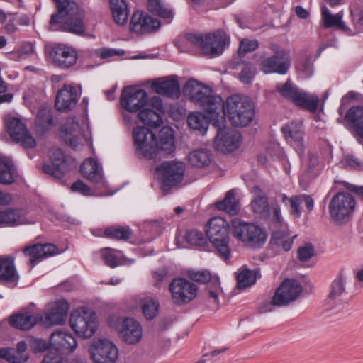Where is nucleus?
<instances>
[{"instance_id": "obj_1", "label": "nucleus", "mask_w": 363, "mask_h": 363, "mask_svg": "<svg viewBox=\"0 0 363 363\" xmlns=\"http://www.w3.org/2000/svg\"><path fill=\"white\" fill-rule=\"evenodd\" d=\"M184 94L196 105L202 107L208 114L214 126L223 127L225 118L222 113L223 101L213 90L195 79L188 80L184 88Z\"/></svg>"}, {"instance_id": "obj_2", "label": "nucleus", "mask_w": 363, "mask_h": 363, "mask_svg": "<svg viewBox=\"0 0 363 363\" xmlns=\"http://www.w3.org/2000/svg\"><path fill=\"white\" fill-rule=\"evenodd\" d=\"M220 114L224 118L226 115L233 125L244 127L252 121L255 109L248 99L235 94L229 96L225 103H223V109Z\"/></svg>"}, {"instance_id": "obj_3", "label": "nucleus", "mask_w": 363, "mask_h": 363, "mask_svg": "<svg viewBox=\"0 0 363 363\" xmlns=\"http://www.w3.org/2000/svg\"><path fill=\"white\" fill-rule=\"evenodd\" d=\"M303 291L301 285L295 279H286L277 289L270 300L262 301L259 306L260 313L271 312L274 306H284L295 301Z\"/></svg>"}, {"instance_id": "obj_4", "label": "nucleus", "mask_w": 363, "mask_h": 363, "mask_svg": "<svg viewBox=\"0 0 363 363\" xmlns=\"http://www.w3.org/2000/svg\"><path fill=\"white\" fill-rule=\"evenodd\" d=\"M186 39L189 43L201 49L204 55L212 57L222 54L229 43L228 37L221 30L204 35L188 33L186 35Z\"/></svg>"}, {"instance_id": "obj_5", "label": "nucleus", "mask_w": 363, "mask_h": 363, "mask_svg": "<svg viewBox=\"0 0 363 363\" xmlns=\"http://www.w3.org/2000/svg\"><path fill=\"white\" fill-rule=\"evenodd\" d=\"M50 29L51 30H65L81 35L85 30L83 15L77 9H68L67 6L60 9L57 13L52 15Z\"/></svg>"}, {"instance_id": "obj_6", "label": "nucleus", "mask_w": 363, "mask_h": 363, "mask_svg": "<svg viewBox=\"0 0 363 363\" xmlns=\"http://www.w3.org/2000/svg\"><path fill=\"white\" fill-rule=\"evenodd\" d=\"M206 236L225 260L230 257L229 243V225L220 217H214L208 223Z\"/></svg>"}, {"instance_id": "obj_7", "label": "nucleus", "mask_w": 363, "mask_h": 363, "mask_svg": "<svg viewBox=\"0 0 363 363\" xmlns=\"http://www.w3.org/2000/svg\"><path fill=\"white\" fill-rule=\"evenodd\" d=\"M356 207V200L352 194L340 192L330 201L329 213L331 220L337 225L346 223L350 218Z\"/></svg>"}, {"instance_id": "obj_8", "label": "nucleus", "mask_w": 363, "mask_h": 363, "mask_svg": "<svg viewBox=\"0 0 363 363\" xmlns=\"http://www.w3.org/2000/svg\"><path fill=\"white\" fill-rule=\"evenodd\" d=\"M87 352L92 363H116L119 357L118 348L115 342L105 337L93 339Z\"/></svg>"}, {"instance_id": "obj_9", "label": "nucleus", "mask_w": 363, "mask_h": 363, "mask_svg": "<svg viewBox=\"0 0 363 363\" xmlns=\"http://www.w3.org/2000/svg\"><path fill=\"white\" fill-rule=\"evenodd\" d=\"M276 89L281 96L290 100L296 106L311 112L316 111L319 103L318 96L298 89L291 81L288 80L284 84H277Z\"/></svg>"}, {"instance_id": "obj_10", "label": "nucleus", "mask_w": 363, "mask_h": 363, "mask_svg": "<svg viewBox=\"0 0 363 363\" xmlns=\"http://www.w3.org/2000/svg\"><path fill=\"white\" fill-rule=\"evenodd\" d=\"M231 224L233 236L250 247H260L267 240L265 232L256 225L243 222L238 218H234Z\"/></svg>"}, {"instance_id": "obj_11", "label": "nucleus", "mask_w": 363, "mask_h": 363, "mask_svg": "<svg viewBox=\"0 0 363 363\" xmlns=\"http://www.w3.org/2000/svg\"><path fill=\"white\" fill-rule=\"evenodd\" d=\"M130 128L133 145L139 157L152 158L157 153V139L155 133L148 128L133 125Z\"/></svg>"}, {"instance_id": "obj_12", "label": "nucleus", "mask_w": 363, "mask_h": 363, "mask_svg": "<svg viewBox=\"0 0 363 363\" xmlns=\"http://www.w3.org/2000/svg\"><path fill=\"white\" fill-rule=\"evenodd\" d=\"M69 323L76 334L84 338L92 337L98 326L95 313L86 308L73 311L70 315Z\"/></svg>"}, {"instance_id": "obj_13", "label": "nucleus", "mask_w": 363, "mask_h": 363, "mask_svg": "<svg viewBox=\"0 0 363 363\" xmlns=\"http://www.w3.org/2000/svg\"><path fill=\"white\" fill-rule=\"evenodd\" d=\"M62 138L74 149L79 148L90 138V131L86 123L74 117L68 118L62 127Z\"/></svg>"}, {"instance_id": "obj_14", "label": "nucleus", "mask_w": 363, "mask_h": 363, "mask_svg": "<svg viewBox=\"0 0 363 363\" xmlns=\"http://www.w3.org/2000/svg\"><path fill=\"white\" fill-rule=\"evenodd\" d=\"M252 191L254 194L251 201V208L253 212L260 218H269L271 225H274L275 227L281 225L282 216L280 206L279 205L273 206L272 211L270 213L265 194L258 186H254Z\"/></svg>"}, {"instance_id": "obj_15", "label": "nucleus", "mask_w": 363, "mask_h": 363, "mask_svg": "<svg viewBox=\"0 0 363 363\" xmlns=\"http://www.w3.org/2000/svg\"><path fill=\"white\" fill-rule=\"evenodd\" d=\"M185 164L181 162H166L161 164L156 169L162 182V189L167 191L169 189L181 183L185 174Z\"/></svg>"}, {"instance_id": "obj_16", "label": "nucleus", "mask_w": 363, "mask_h": 363, "mask_svg": "<svg viewBox=\"0 0 363 363\" xmlns=\"http://www.w3.org/2000/svg\"><path fill=\"white\" fill-rule=\"evenodd\" d=\"M169 290L173 303L179 306L191 302L198 294L196 285L184 278L173 279L169 286Z\"/></svg>"}, {"instance_id": "obj_17", "label": "nucleus", "mask_w": 363, "mask_h": 363, "mask_svg": "<svg viewBox=\"0 0 363 363\" xmlns=\"http://www.w3.org/2000/svg\"><path fill=\"white\" fill-rule=\"evenodd\" d=\"M121 104L123 108L130 114L140 112L148 103V95L144 89H135L125 87L121 96Z\"/></svg>"}, {"instance_id": "obj_18", "label": "nucleus", "mask_w": 363, "mask_h": 363, "mask_svg": "<svg viewBox=\"0 0 363 363\" xmlns=\"http://www.w3.org/2000/svg\"><path fill=\"white\" fill-rule=\"evenodd\" d=\"M10 136L24 148H33L36 143L20 118L8 116L4 119Z\"/></svg>"}, {"instance_id": "obj_19", "label": "nucleus", "mask_w": 363, "mask_h": 363, "mask_svg": "<svg viewBox=\"0 0 363 363\" xmlns=\"http://www.w3.org/2000/svg\"><path fill=\"white\" fill-rule=\"evenodd\" d=\"M69 310V304L65 300H59L50 303L43 315H39V320L43 325L50 327L65 323Z\"/></svg>"}, {"instance_id": "obj_20", "label": "nucleus", "mask_w": 363, "mask_h": 363, "mask_svg": "<svg viewBox=\"0 0 363 363\" xmlns=\"http://www.w3.org/2000/svg\"><path fill=\"white\" fill-rule=\"evenodd\" d=\"M281 132L286 143L301 157L306 147L304 129L302 123L301 121H291L281 128Z\"/></svg>"}, {"instance_id": "obj_21", "label": "nucleus", "mask_w": 363, "mask_h": 363, "mask_svg": "<svg viewBox=\"0 0 363 363\" xmlns=\"http://www.w3.org/2000/svg\"><path fill=\"white\" fill-rule=\"evenodd\" d=\"M291 65L289 54L285 50H278L273 55L262 60L260 69L264 74L277 73L285 74Z\"/></svg>"}, {"instance_id": "obj_22", "label": "nucleus", "mask_w": 363, "mask_h": 363, "mask_svg": "<svg viewBox=\"0 0 363 363\" xmlns=\"http://www.w3.org/2000/svg\"><path fill=\"white\" fill-rule=\"evenodd\" d=\"M215 146L216 149L223 152H232L236 150L240 143L241 135L234 129H225V123L223 127H218Z\"/></svg>"}, {"instance_id": "obj_23", "label": "nucleus", "mask_w": 363, "mask_h": 363, "mask_svg": "<svg viewBox=\"0 0 363 363\" xmlns=\"http://www.w3.org/2000/svg\"><path fill=\"white\" fill-rule=\"evenodd\" d=\"M121 340L127 345H135L143 338V328L140 324L133 318L123 319L118 328Z\"/></svg>"}, {"instance_id": "obj_24", "label": "nucleus", "mask_w": 363, "mask_h": 363, "mask_svg": "<svg viewBox=\"0 0 363 363\" xmlns=\"http://www.w3.org/2000/svg\"><path fill=\"white\" fill-rule=\"evenodd\" d=\"M125 125L130 128L133 125H143L151 127H159L162 124V118L159 113L150 108H144L138 114L123 113Z\"/></svg>"}, {"instance_id": "obj_25", "label": "nucleus", "mask_w": 363, "mask_h": 363, "mask_svg": "<svg viewBox=\"0 0 363 363\" xmlns=\"http://www.w3.org/2000/svg\"><path fill=\"white\" fill-rule=\"evenodd\" d=\"M62 252L52 244H36L25 247L23 253L28 259V263L35 266L43 259Z\"/></svg>"}, {"instance_id": "obj_26", "label": "nucleus", "mask_w": 363, "mask_h": 363, "mask_svg": "<svg viewBox=\"0 0 363 363\" xmlns=\"http://www.w3.org/2000/svg\"><path fill=\"white\" fill-rule=\"evenodd\" d=\"M160 26V21L146 13L135 12L130 20V28L132 32L143 34L157 30Z\"/></svg>"}, {"instance_id": "obj_27", "label": "nucleus", "mask_w": 363, "mask_h": 363, "mask_svg": "<svg viewBox=\"0 0 363 363\" xmlns=\"http://www.w3.org/2000/svg\"><path fill=\"white\" fill-rule=\"evenodd\" d=\"M81 94V91L71 84L64 85L57 93L55 107L61 112H67L72 110L77 104Z\"/></svg>"}, {"instance_id": "obj_28", "label": "nucleus", "mask_w": 363, "mask_h": 363, "mask_svg": "<svg viewBox=\"0 0 363 363\" xmlns=\"http://www.w3.org/2000/svg\"><path fill=\"white\" fill-rule=\"evenodd\" d=\"M50 56L53 62L61 68H68L74 65L77 60L75 50L64 44L55 45Z\"/></svg>"}, {"instance_id": "obj_29", "label": "nucleus", "mask_w": 363, "mask_h": 363, "mask_svg": "<svg viewBox=\"0 0 363 363\" xmlns=\"http://www.w3.org/2000/svg\"><path fill=\"white\" fill-rule=\"evenodd\" d=\"M50 164H45L43 170L52 177L60 179L68 171V165L62 150L58 148L50 151Z\"/></svg>"}, {"instance_id": "obj_30", "label": "nucleus", "mask_w": 363, "mask_h": 363, "mask_svg": "<svg viewBox=\"0 0 363 363\" xmlns=\"http://www.w3.org/2000/svg\"><path fill=\"white\" fill-rule=\"evenodd\" d=\"M50 345L52 349L61 353L68 354L76 349L77 342L70 333L57 331L51 335Z\"/></svg>"}, {"instance_id": "obj_31", "label": "nucleus", "mask_w": 363, "mask_h": 363, "mask_svg": "<svg viewBox=\"0 0 363 363\" xmlns=\"http://www.w3.org/2000/svg\"><path fill=\"white\" fill-rule=\"evenodd\" d=\"M151 88L154 92L172 99L180 95L179 82L174 77L156 79L152 82Z\"/></svg>"}, {"instance_id": "obj_32", "label": "nucleus", "mask_w": 363, "mask_h": 363, "mask_svg": "<svg viewBox=\"0 0 363 363\" xmlns=\"http://www.w3.org/2000/svg\"><path fill=\"white\" fill-rule=\"evenodd\" d=\"M285 225L283 219L281 225L275 227L272 225L274 228V232L269 245L271 248L277 252L289 251L292 247L294 238L296 237V235H290L286 231L279 230L281 228H284Z\"/></svg>"}, {"instance_id": "obj_33", "label": "nucleus", "mask_w": 363, "mask_h": 363, "mask_svg": "<svg viewBox=\"0 0 363 363\" xmlns=\"http://www.w3.org/2000/svg\"><path fill=\"white\" fill-rule=\"evenodd\" d=\"M345 118L356 135L363 139V106L351 107L347 111Z\"/></svg>"}, {"instance_id": "obj_34", "label": "nucleus", "mask_w": 363, "mask_h": 363, "mask_svg": "<svg viewBox=\"0 0 363 363\" xmlns=\"http://www.w3.org/2000/svg\"><path fill=\"white\" fill-rule=\"evenodd\" d=\"M81 172L85 178L93 183L105 185L101 169L95 160L91 158L86 160L81 166Z\"/></svg>"}, {"instance_id": "obj_35", "label": "nucleus", "mask_w": 363, "mask_h": 363, "mask_svg": "<svg viewBox=\"0 0 363 363\" xmlns=\"http://www.w3.org/2000/svg\"><path fill=\"white\" fill-rule=\"evenodd\" d=\"M40 323L39 315L29 312L18 313L9 318V323L14 328L26 330Z\"/></svg>"}, {"instance_id": "obj_36", "label": "nucleus", "mask_w": 363, "mask_h": 363, "mask_svg": "<svg viewBox=\"0 0 363 363\" xmlns=\"http://www.w3.org/2000/svg\"><path fill=\"white\" fill-rule=\"evenodd\" d=\"M321 17L325 28H334L336 30L345 32L350 30L342 21L343 13L342 11L333 14L325 6H323Z\"/></svg>"}, {"instance_id": "obj_37", "label": "nucleus", "mask_w": 363, "mask_h": 363, "mask_svg": "<svg viewBox=\"0 0 363 363\" xmlns=\"http://www.w3.org/2000/svg\"><path fill=\"white\" fill-rule=\"evenodd\" d=\"M29 221L23 211L21 210L7 209L0 211V226L1 225H23L29 224Z\"/></svg>"}, {"instance_id": "obj_38", "label": "nucleus", "mask_w": 363, "mask_h": 363, "mask_svg": "<svg viewBox=\"0 0 363 363\" xmlns=\"http://www.w3.org/2000/svg\"><path fill=\"white\" fill-rule=\"evenodd\" d=\"M174 150V140L172 130L169 127L162 128L159 133V140H157V152L159 150L164 154H170Z\"/></svg>"}, {"instance_id": "obj_39", "label": "nucleus", "mask_w": 363, "mask_h": 363, "mask_svg": "<svg viewBox=\"0 0 363 363\" xmlns=\"http://www.w3.org/2000/svg\"><path fill=\"white\" fill-rule=\"evenodd\" d=\"M347 277L343 274H339L332 282L329 298L337 302H343L347 292L346 289Z\"/></svg>"}, {"instance_id": "obj_40", "label": "nucleus", "mask_w": 363, "mask_h": 363, "mask_svg": "<svg viewBox=\"0 0 363 363\" xmlns=\"http://www.w3.org/2000/svg\"><path fill=\"white\" fill-rule=\"evenodd\" d=\"M0 279L13 284L14 286L16 284L18 275L12 259L6 258L0 260Z\"/></svg>"}, {"instance_id": "obj_41", "label": "nucleus", "mask_w": 363, "mask_h": 363, "mask_svg": "<svg viewBox=\"0 0 363 363\" xmlns=\"http://www.w3.org/2000/svg\"><path fill=\"white\" fill-rule=\"evenodd\" d=\"M188 161L192 166L201 168L210 164L212 155L206 149H196L189 152Z\"/></svg>"}, {"instance_id": "obj_42", "label": "nucleus", "mask_w": 363, "mask_h": 363, "mask_svg": "<svg viewBox=\"0 0 363 363\" xmlns=\"http://www.w3.org/2000/svg\"><path fill=\"white\" fill-rule=\"evenodd\" d=\"M216 206L218 210L224 211L230 215L238 214L240 209L239 202L233 191H228L223 200L217 202Z\"/></svg>"}, {"instance_id": "obj_43", "label": "nucleus", "mask_w": 363, "mask_h": 363, "mask_svg": "<svg viewBox=\"0 0 363 363\" xmlns=\"http://www.w3.org/2000/svg\"><path fill=\"white\" fill-rule=\"evenodd\" d=\"M277 201L282 202L286 206L289 207V212L295 218H300L301 216V198L300 195H294L289 198L285 194H280L277 196Z\"/></svg>"}, {"instance_id": "obj_44", "label": "nucleus", "mask_w": 363, "mask_h": 363, "mask_svg": "<svg viewBox=\"0 0 363 363\" xmlns=\"http://www.w3.org/2000/svg\"><path fill=\"white\" fill-rule=\"evenodd\" d=\"M237 286L243 289L253 285L257 280V274L255 271L250 270L243 266L236 272Z\"/></svg>"}, {"instance_id": "obj_45", "label": "nucleus", "mask_w": 363, "mask_h": 363, "mask_svg": "<svg viewBox=\"0 0 363 363\" xmlns=\"http://www.w3.org/2000/svg\"><path fill=\"white\" fill-rule=\"evenodd\" d=\"M208 119L212 123L208 116L206 117L201 113L194 112L188 116V125L191 128L198 130L201 134H204L208 127Z\"/></svg>"}, {"instance_id": "obj_46", "label": "nucleus", "mask_w": 363, "mask_h": 363, "mask_svg": "<svg viewBox=\"0 0 363 363\" xmlns=\"http://www.w3.org/2000/svg\"><path fill=\"white\" fill-rule=\"evenodd\" d=\"M143 313L147 320L155 318L159 311L160 304L157 299L152 296H145L140 301Z\"/></svg>"}, {"instance_id": "obj_47", "label": "nucleus", "mask_w": 363, "mask_h": 363, "mask_svg": "<svg viewBox=\"0 0 363 363\" xmlns=\"http://www.w3.org/2000/svg\"><path fill=\"white\" fill-rule=\"evenodd\" d=\"M16 171L11 162L0 157V184H10L14 182Z\"/></svg>"}, {"instance_id": "obj_48", "label": "nucleus", "mask_w": 363, "mask_h": 363, "mask_svg": "<svg viewBox=\"0 0 363 363\" xmlns=\"http://www.w3.org/2000/svg\"><path fill=\"white\" fill-rule=\"evenodd\" d=\"M35 123L39 131H45L48 130L52 125V118L50 108L48 106L41 107L36 116Z\"/></svg>"}, {"instance_id": "obj_49", "label": "nucleus", "mask_w": 363, "mask_h": 363, "mask_svg": "<svg viewBox=\"0 0 363 363\" xmlns=\"http://www.w3.org/2000/svg\"><path fill=\"white\" fill-rule=\"evenodd\" d=\"M0 359L9 363H25L29 359L28 354H21L16 352L14 348H0Z\"/></svg>"}, {"instance_id": "obj_50", "label": "nucleus", "mask_w": 363, "mask_h": 363, "mask_svg": "<svg viewBox=\"0 0 363 363\" xmlns=\"http://www.w3.org/2000/svg\"><path fill=\"white\" fill-rule=\"evenodd\" d=\"M104 234L108 238L126 240L131 238L132 231L128 227L111 226L105 230Z\"/></svg>"}, {"instance_id": "obj_51", "label": "nucleus", "mask_w": 363, "mask_h": 363, "mask_svg": "<svg viewBox=\"0 0 363 363\" xmlns=\"http://www.w3.org/2000/svg\"><path fill=\"white\" fill-rule=\"evenodd\" d=\"M147 8L150 12L167 19L169 21L173 17L172 11L164 6L162 0H148Z\"/></svg>"}, {"instance_id": "obj_52", "label": "nucleus", "mask_w": 363, "mask_h": 363, "mask_svg": "<svg viewBox=\"0 0 363 363\" xmlns=\"http://www.w3.org/2000/svg\"><path fill=\"white\" fill-rule=\"evenodd\" d=\"M101 253L105 263L112 268L116 267L121 263L123 257L121 251L111 248H104Z\"/></svg>"}, {"instance_id": "obj_53", "label": "nucleus", "mask_w": 363, "mask_h": 363, "mask_svg": "<svg viewBox=\"0 0 363 363\" xmlns=\"http://www.w3.org/2000/svg\"><path fill=\"white\" fill-rule=\"evenodd\" d=\"M185 238L186 240L191 245L203 246L206 242L202 233L196 230H188Z\"/></svg>"}, {"instance_id": "obj_54", "label": "nucleus", "mask_w": 363, "mask_h": 363, "mask_svg": "<svg viewBox=\"0 0 363 363\" xmlns=\"http://www.w3.org/2000/svg\"><path fill=\"white\" fill-rule=\"evenodd\" d=\"M258 46L259 43L257 40L242 39L240 43L238 55L240 56H244L247 52L256 50Z\"/></svg>"}, {"instance_id": "obj_55", "label": "nucleus", "mask_w": 363, "mask_h": 363, "mask_svg": "<svg viewBox=\"0 0 363 363\" xmlns=\"http://www.w3.org/2000/svg\"><path fill=\"white\" fill-rule=\"evenodd\" d=\"M315 255V250L311 244H306L298 250V257L301 262H307Z\"/></svg>"}, {"instance_id": "obj_56", "label": "nucleus", "mask_w": 363, "mask_h": 363, "mask_svg": "<svg viewBox=\"0 0 363 363\" xmlns=\"http://www.w3.org/2000/svg\"><path fill=\"white\" fill-rule=\"evenodd\" d=\"M256 74V68L251 65H245L241 70L239 78L245 84H251Z\"/></svg>"}, {"instance_id": "obj_57", "label": "nucleus", "mask_w": 363, "mask_h": 363, "mask_svg": "<svg viewBox=\"0 0 363 363\" xmlns=\"http://www.w3.org/2000/svg\"><path fill=\"white\" fill-rule=\"evenodd\" d=\"M34 52V47L32 43H27L23 45L17 53H13L12 59L20 60L26 59L33 55Z\"/></svg>"}, {"instance_id": "obj_58", "label": "nucleus", "mask_w": 363, "mask_h": 363, "mask_svg": "<svg viewBox=\"0 0 363 363\" xmlns=\"http://www.w3.org/2000/svg\"><path fill=\"white\" fill-rule=\"evenodd\" d=\"M313 60L312 57H306L300 62L297 66V69L303 72L306 77H310L313 74Z\"/></svg>"}, {"instance_id": "obj_59", "label": "nucleus", "mask_w": 363, "mask_h": 363, "mask_svg": "<svg viewBox=\"0 0 363 363\" xmlns=\"http://www.w3.org/2000/svg\"><path fill=\"white\" fill-rule=\"evenodd\" d=\"M124 51L122 50H116L108 48H102L96 50V55L102 59H108L114 56L123 55Z\"/></svg>"}, {"instance_id": "obj_60", "label": "nucleus", "mask_w": 363, "mask_h": 363, "mask_svg": "<svg viewBox=\"0 0 363 363\" xmlns=\"http://www.w3.org/2000/svg\"><path fill=\"white\" fill-rule=\"evenodd\" d=\"M189 277L195 281L206 283L211 279V274L208 271H189Z\"/></svg>"}, {"instance_id": "obj_61", "label": "nucleus", "mask_w": 363, "mask_h": 363, "mask_svg": "<svg viewBox=\"0 0 363 363\" xmlns=\"http://www.w3.org/2000/svg\"><path fill=\"white\" fill-rule=\"evenodd\" d=\"M30 347L35 353L44 352L49 349L50 345L45 340L34 338L30 340Z\"/></svg>"}, {"instance_id": "obj_62", "label": "nucleus", "mask_w": 363, "mask_h": 363, "mask_svg": "<svg viewBox=\"0 0 363 363\" xmlns=\"http://www.w3.org/2000/svg\"><path fill=\"white\" fill-rule=\"evenodd\" d=\"M306 165L312 176H316L319 172L318 168L320 165L318 157L312 153H308Z\"/></svg>"}, {"instance_id": "obj_63", "label": "nucleus", "mask_w": 363, "mask_h": 363, "mask_svg": "<svg viewBox=\"0 0 363 363\" xmlns=\"http://www.w3.org/2000/svg\"><path fill=\"white\" fill-rule=\"evenodd\" d=\"M111 12L113 18L117 24L123 26L127 22L128 18V9L112 11Z\"/></svg>"}, {"instance_id": "obj_64", "label": "nucleus", "mask_w": 363, "mask_h": 363, "mask_svg": "<svg viewBox=\"0 0 363 363\" xmlns=\"http://www.w3.org/2000/svg\"><path fill=\"white\" fill-rule=\"evenodd\" d=\"M41 363H68L60 354L49 352L43 359Z\"/></svg>"}]
</instances>
